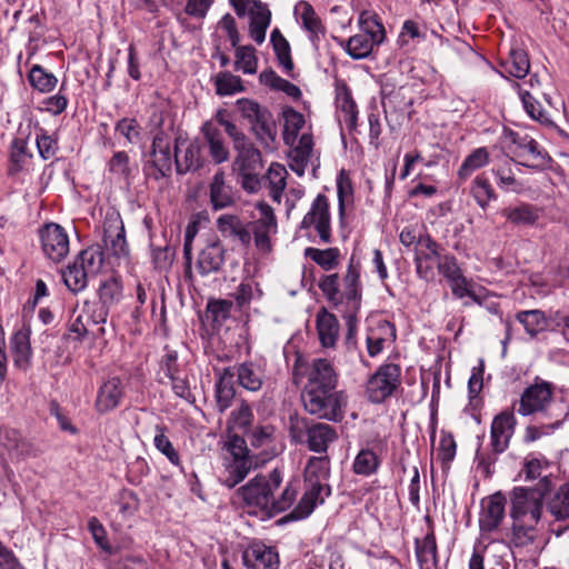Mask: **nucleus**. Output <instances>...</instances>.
<instances>
[{"label": "nucleus", "mask_w": 569, "mask_h": 569, "mask_svg": "<svg viewBox=\"0 0 569 569\" xmlns=\"http://www.w3.org/2000/svg\"><path fill=\"white\" fill-rule=\"evenodd\" d=\"M470 192L478 203L479 207L482 209H486L490 201L497 199V193L495 192L492 186L490 184L489 180L485 178L482 174L477 176L472 183Z\"/></svg>", "instance_id": "56"}, {"label": "nucleus", "mask_w": 569, "mask_h": 569, "mask_svg": "<svg viewBox=\"0 0 569 569\" xmlns=\"http://www.w3.org/2000/svg\"><path fill=\"white\" fill-rule=\"evenodd\" d=\"M551 398L552 390L548 382L531 385L521 395L518 412L521 416H529L542 411L550 403Z\"/></svg>", "instance_id": "17"}, {"label": "nucleus", "mask_w": 569, "mask_h": 569, "mask_svg": "<svg viewBox=\"0 0 569 569\" xmlns=\"http://www.w3.org/2000/svg\"><path fill=\"white\" fill-rule=\"evenodd\" d=\"M103 264V252L100 247L91 246L82 251L61 270L62 281L72 293L83 291L88 279L96 276Z\"/></svg>", "instance_id": "7"}, {"label": "nucleus", "mask_w": 569, "mask_h": 569, "mask_svg": "<svg viewBox=\"0 0 569 569\" xmlns=\"http://www.w3.org/2000/svg\"><path fill=\"white\" fill-rule=\"evenodd\" d=\"M174 162L178 173H186L201 166V147L197 141L176 139Z\"/></svg>", "instance_id": "22"}, {"label": "nucleus", "mask_w": 569, "mask_h": 569, "mask_svg": "<svg viewBox=\"0 0 569 569\" xmlns=\"http://www.w3.org/2000/svg\"><path fill=\"white\" fill-rule=\"evenodd\" d=\"M270 41L272 43L279 64L284 69L287 73H290L293 70V61L291 58L289 42L277 28L272 30Z\"/></svg>", "instance_id": "52"}, {"label": "nucleus", "mask_w": 569, "mask_h": 569, "mask_svg": "<svg viewBox=\"0 0 569 569\" xmlns=\"http://www.w3.org/2000/svg\"><path fill=\"white\" fill-rule=\"evenodd\" d=\"M252 466L246 440L237 435L228 436L221 449L220 482L230 489L236 487L248 476Z\"/></svg>", "instance_id": "4"}, {"label": "nucleus", "mask_w": 569, "mask_h": 569, "mask_svg": "<svg viewBox=\"0 0 569 569\" xmlns=\"http://www.w3.org/2000/svg\"><path fill=\"white\" fill-rule=\"evenodd\" d=\"M282 480V470L274 468L268 473L254 476L237 490V495L254 512L276 516L292 507L299 492V481L291 479L284 482L281 492L276 496V491L281 489Z\"/></svg>", "instance_id": "1"}, {"label": "nucleus", "mask_w": 569, "mask_h": 569, "mask_svg": "<svg viewBox=\"0 0 569 569\" xmlns=\"http://www.w3.org/2000/svg\"><path fill=\"white\" fill-rule=\"evenodd\" d=\"M292 375L296 385L303 382L301 390L337 388L338 386V373L333 365L322 358H316L311 361H305L300 357L297 358Z\"/></svg>", "instance_id": "8"}, {"label": "nucleus", "mask_w": 569, "mask_h": 569, "mask_svg": "<svg viewBox=\"0 0 569 569\" xmlns=\"http://www.w3.org/2000/svg\"><path fill=\"white\" fill-rule=\"evenodd\" d=\"M516 319L523 326L526 332L531 337H536L548 327L545 312L538 309L520 311L516 315Z\"/></svg>", "instance_id": "48"}, {"label": "nucleus", "mask_w": 569, "mask_h": 569, "mask_svg": "<svg viewBox=\"0 0 569 569\" xmlns=\"http://www.w3.org/2000/svg\"><path fill=\"white\" fill-rule=\"evenodd\" d=\"M360 272V262L352 256L341 283L338 273L322 276L318 283L330 307L346 320L348 341L355 337L357 316L361 309L362 283Z\"/></svg>", "instance_id": "2"}, {"label": "nucleus", "mask_w": 569, "mask_h": 569, "mask_svg": "<svg viewBox=\"0 0 569 569\" xmlns=\"http://www.w3.org/2000/svg\"><path fill=\"white\" fill-rule=\"evenodd\" d=\"M437 269L439 273L447 280L451 292L456 298L461 299L466 297L469 281L465 277L463 271L455 256L449 253L443 254V258L439 260V266Z\"/></svg>", "instance_id": "20"}, {"label": "nucleus", "mask_w": 569, "mask_h": 569, "mask_svg": "<svg viewBox=\"0 0 569 569\" xmlns=\"http://www.w3.org/2000/svg\"><path fill=\"white\" fill-rule=\"evenodd\" d=\"M237 108L241 116L250 123L256 139L267 149H274L277 126L271 112L258 102L242 98L237 101Z\"/></svg>", "instance_id": "9"}, {"label": "nucleus", "mask_w": 569, "mask_h": 569, "mask_svg": "<svg viewBox=\"0 0 569 569\" xmlns=\"http://www.w3.org/2000/svg\"><path fill=\"white\" fill-rule=\"evenodd\" d=\"M340 44L345 48L346 52L356 60L369 57L373 48L379 46V43L370 39V36L361 33L350 37Z\"/></svg>", "instance_id": "44"}, {"label": "nucleus", "mask_w": 569, "mask_h": 569, "mask_svg": "<svg viewBox=\"0 0 569 569\" xmlns=\"http://www.w3.org/2000/svg\"><path fill=\"white\" fill-rule=\"evenodd\" d=\"M242 560L248 569H278L280 563L278 552L260 542L248 546Z\"/></svg>", "instance_id": "21"}, {"label": "nucleus", "mask_w": 569, "mask_h": 569, "mask_svg": "<svg viewBox=\"0 0 569 569\" xmlns=\"http://www.w3.org/2000/svg\"><path fill=\"white\" fill-rule=\"evenodd\" d=\"M313 150V140L312 137L308 133H305L300 137L298 144L291 150V169L302 176L308 162L312 157Z\"/></svg>", "instance_id": "42"}, {"label": "nucleus", "mask_w": 569, "mask_h": 569, "mask_svg": "<svg viewBox=\"0 0 569 569\" xmlns=\"http://www.w3.org/2000/svg\"><path fill=\"white\" fill-rule=\"evenodd\" d=\"M379 466L377 453L370 448H363L355 457L352 471L358 476L369 477L377 472Z\"/></svg>", "instance_id": "51"}, {"label": "nucleus", "mask_w": 569, "mask_h": 569, "mask_svg": "<svg viewBox=\"0 0 569 569\" xmlns=\"http://www.w3.org/2000/svg\"><path fill=\"white\" fill-rule=\"evenodd\" d=\"M11 350L14 365L19 368L27 369L32 356L29 329L22 328L12 336Z\"/></svg>", "instance_id": "40"}, {"label": "nucleus", "mask_w": 569, "mask_h": 569, "mask_svg": "<svg viewBox=\"0 0 569 569\" xmlns=\"http://www.w3.org/2000/svg\"><path fill=\"white\" fill-rule=\"evenodd\" d=\"M234 69L244 74H254L258 70V58L252 46L237 47L234 52Z\"/></svg>", "instance_id": "54"}, {"label": "nucleus", "mask_w": 569, "mask_h": 569, "mask_svg": "<svg viewBox=\"0 0 569 569\" xmlns=\"http://www.w3.org/2000/svg\"><path fill=\"white\" fill-rule=\"evenodd\" d=\"M548 509L556 520L569 523V482L558 488L548 501Z\"/></svg>", "instance_id": "47"}, {"label": "nucleus", "mask_w": 569, "mask_h": 569, "mask_svg": "<svg viewBox=\"0 0 569 569\" xmlns=\"http://www.w3.org/2000/svg\"><path fill=\"white\" fill-rule=\"evenodd\" d=\"M516 425L517 420L511 411H502L493 418L490 428V445L493 452L502 453L508 449Z\"/></svg>", "instance_id": "16"}, {"label": "nucleus", "mask_w": 569, "mask_h": 569, "mask_svg": "<svg viewBox=\"0 0 569 569\" xmlns=\"http://www.w3.org/2000/svg\"><path fill=\"white\" fill-rule=\"evenodd\" d=\"M501 216L515 226H535L542 216V209L528 202H518L501 210Z\"/></svg>", "instance_id": "28"}, {"label": "nucleus", "mask_w": 569, "mask_h": 569, "mask_svg": "<svg viewBox=\"0 0 569 569\" xmlns=\"http://www.w3.org/2000/svg\"><path fill=\"white\" fill-rule=\"evenodd\" d=\"M401 368L395 363L381 365L366 382V395L373 403L390 398L401 382Z\"/></svg>", "instance_id": "12"}, {"label": "nucleus", "mask_w": 569, "mask_h": 569, "mask_svg": "<svg viewBox=\"0 0 569 569\" xmlns=\"http://www.w3.org/2000/svg\"><path fill=\"white\" fill-rule=\"evenodd\" d=\"M295 13L299 16L301 24L309 33V39L313 47L318 48L320 40L326 34V27L313 7L308 1H299L295 7Z\"/></svg>", "instance_id": "25"}, {"label": "nucleus", "mask_w": 569, "mask_h": 569, "mask_svg": "<svg viewBox=\"0 0 569 569\" xmlns=\"http://www.w3.org/2000/svg\"><path fill=\"white\" fill-rule=\"evenodd\" d=\"M337 429L326 422H311L305 445L310 451L326 453L329 446L338 440Z\"/></svg>", "instance_id": "24"}, {"label": "nucleus", "mask_w": 569, "mask_h": 569, "mask_svg": "<svg viewBox=\"0 0 569 569\" xmlns=\"http://www.w3.org/2000/svg\"><path fill=\"white\" fill-rule=\"evenodd\" d=\"M288 172L282 164L271 163L269 167L266 178L268 180L269 194L273 201L280 202L283 190L287 186Z\"/></svg>", "instance_id": "49"}, {"label": "nucleus", "mask_w": 569, "mask_h": 569, "mask_svg": "<svg viewBox=\"0 0 569 569\" xmlns=\"http://www.w3.org/2000/svg\"><path fill=\"white\" fill-rule=\"evenodd\" d=\"M224 247L219 240L209 242L198 256L199 272L204 276L219 271L224 262Z\"/></svg>", "instance_id": "32"}, {"label": "nucleus", "mask_w": 569, "mask_h": 569, "mask_svg": "<svg viewBox=\"0 0 569 569\" xmlns=\"http://www.w3.org/2000/svg\"><path fill=\"white\" fill-rule=\"evenodd\" d=\"M104 246L116 257H127L129 249L124 226L119 216H109L103 222Z\"/></svg>", "instance_id": "19"}, {"label": "nucleus", "mask_w": 569, "mask_h": 569, "mask_svg": "<svg viewBox=\"0 0 569 569\" xmlns=\"http://www.w3.org/2000/svg\"><path fill=\"white\" fill-rule=\"evenodd\" d=\"M123 396V388L121 380L118 377H112L106 380L99 388L96 398V409L99 413H106L116 409Z\"/></svg>", "instance_id": "27"}, {"label": "nucleus", "mask_w": 569, "mask_h": 569, "mask_svg": "<svg viewBox=\"0 0 569 569\" xmlns=\"http://www.w3.org/2000/svg\"><path fill=\"white\" fill-rule=\"evenodd\" d=\"M249 439L253 448L261 449L271 457L277 456L282 450L276 428L271 425L254 427Z\"/></svg>", "instance_id": "31"}, {"label": "nucleus", "mask_w": 569, "mask_h": 569, "mask_svg": "<svg viewBox=\"0 0 569 569\" xmlns=\"http://www.w3.org/2000/svg\"><path fill=\"white\" fill-rule=\"evenodd\" d=\"M307 483L308 488L306 492L292 510L291 515L295 519H303L308 517L313 511L318 500L320 499V502L323 501V499L320 498L321 492L325 490L327 491V495L330 492V488L322 481H307Z\"/></svg>", "instance_id": "33"}, {"label": "nucleus", "mask_w": 569, "mask_h": 569, "mask_svg": "<svg viewBox=\"0 0 569 569\" xmlns=\"http://www.w3.org/2000/svg\"><path fill=\"white\" fill-rule=\"evenodd\" d=\"M305 256L326 271L335 269L339 264L340 250L338 248L318 249L308 247Z\"/></svg>", "instance_id": "50"}, {"label": "nucleus", "mask_w": 569, "mask_h": 569, "mask_svg": "<svg viewBox=\"0 0 569 569\" xmlns=\"http://www.w3.org/2000/svg\"><path fill=\"white\" fill-rule=\"evenodd\" d=\"M506 497L496 492L481 501L479 527L482 532H492L499 528L505 518Z\"/></svg>", "instance_id": "18"}, {"label": "nucleus", "mask_w": 569, "mask_h": 569, "mask_svg": "<svg viewBox=\"0 0 569 569\" xmlns=\"http://www.w3.org/2000/svg\"><path fill=\"white\" fill-rule=\"evenodd\" d=\"M98 295L99 302L96 303L106 308L108 317L109 308L118 303L122 297V284L118 279L109 278L100 283Z\"/></svg>", "instance_id": "46"}, {"label": "nucleus", "mask_w": 569, "mask_h": 569, "mask_svg": "<svg viewBox=\"0 0 569 569\" xmlns=\"http://www.w3.org/2000/svg\"><path fill=\"white\" fill-rule=\"evenodd\" d=\"M506 70L516 78H523L529 72L530 63L526 51L522 49L511 50L505 62Z\"/></svg>", "instance_id": "61"}, {"label": "nucleus", "mask_w": 569, "mask_h": 569, "mask_svg": "<svg viewBox=\"0 0 569 569\" xmlns=\"http://www.w3.org/2000/svg\"><path fill=\"white\" fill-rule=\"evenodd\" d=\"M163 113L158 110L153 111L148 122L149 131L152 134V143L144 171L148 178L157 181L169 177L172 171L170 136L163 129Z\"/></svg>", "instance_id": "3"}, {"label": "nucleus", "mask_w": 569, "mask_h": 569, "mask_svg": "<svg viewBox=\"0 0 569 569\" xmlns=\"http://www.w3.org/2000/svg\"><path fill=\"white\" fill-rule=\"evenodd\" d=\"M41 248L47 258L60 262L69 253V237L58 223H47L39 230Z\"/></svg>", "instance_id": "15"}, {"label": "nucleus", "mask_w": 569, "mask_h": 569, "mask_svg": "<svg viewBox=\"0 0 569 569\" xmlns=\"http://www.w3.org/2000/svg\"><path fill=\"white\" fill-rule=\"evenodd\" d=\"M518 88L519 97L528 116L540 123H551L548 113L542 109L537 99L521 86L518 84Z\"/></svg>", "instance_id": "59"}, {"label": "nucleus", "mask_w": 569, "mask_h": 569, "mask_svg": "<svg viewBox=\"0 0 569 569\" xmlns=\"http://www.w3.org/2000/svg\"><path fill=\"white\" fill-rule=\"evenodd\" d=\"M552 486L551 479L543 477L532 487H515L510 493L511 520L540 522L545 497Z\"/></svg>", "instance_id": "5"}, {"label": "nucleus", "mask_w": 569, "mask_h": 569, "mask_svg": "<svg viewBox=\"0 0 569 569\" xmlns=\"http://www.w3.org/2000/svg\"><path fill=\"white\" fill-rule=\"evenodd\" d=\"M28 80L31 87L43 93L52 91L58 83L57 77L53 73L46 71L39 64L32 66L28 74Z\"/></svg>", "instance_id": "55"}, {"label": "nucleus", "mask_w": 569, "mask_h": 569, "mask_svg": "<svg viewBox=\"0 0 569 569\" xmlns=\"http://www.w3.org/2000/svg\"><path fill=\"white\" fill-rule=\"evenodd\" d=\"M166 428L161 425L156 426V435L153 439L154 447L164 455L168 460L178 466L180 465V457L177 450L173 448L169 438L164 435Z\"/></svg>", "instance_id": "63"}, {"label": "nucleus", "mask_w": 569, "mask_h": 569, "mask_svg": "<svg viewBox=\"0 0 569 569\" xmlns=\"http://www.w3.org/2000/svg\"><path fill=\"white\" fill-rule=\"evenodd\" d=\"M416 557L421 569H431L437 565V542L431 528L422 540L416 539Z\"/></svg>", "instance_id": "41"}, {"label": "nucleus", "mask_w": 569, "mask_h": 569, "mask_svg": "<svg viewBox=\"0 0 569 569\" xmlns=\"http://www.w3.org/2000/svg\"><path fill=\"white\" fill-rule=\"evenodd\" d=\"M283 140L287 144H290L296 140L306 121L303 114L292 108H288L283 111Z\"/></svg>", "instance_id": "60"}, {"label": "nucleus", "mask_w": 569, "mask_h": 569, "mask_svg": "<svg viewBox=\"0 0 569 569\" xmlns=\"http://www.w3.org/2000/svg\"><path fill=\"white\" fill-rule=\"evenodd\" d=\"M239 17L250 16V21L270 26L271 11L260 0H229Z\"/></svg>", "instance_id": "35"}, {"label": "nucleus", "mask_w": 569, "mask_h": 569, "mask_svg": "<svg viewBox=\"0 0 569 569\" xmlns=\"http://www.w3.org/2000/svg\"><path fill=\"white\" fill-rule=\"evenodd\" d=\"M303 409L318 419L340 422L345 418L348 396L337 388L301 390Z\"/></svg>", "instance_id": "6"}, {"label": "nucleus", "mask_w": 569, "mask_h": 569, "mask_svg": "<svg viewBox=\"0 0 569 569\" xmlns=\"http://www.w3.org/2000/svg\"><path fill=\"white\" fill-rule=\"evenodd\" d=\"M210 203L212 209L218 211L231 207L234 203L231 187L224 181V172L219 170L212 177L209 186Z\"/></svg>", "instance_id": "36"}, {"label": "nucleus", "mask_w": 569, "mask_h": 569, "mask_svg": "<svg viewBox=\"0 0 569 569\" xmlns=\"http://www.w3.org/2000/svg\"><path fill=\"white\" fill-rule=\"evenodd\" d=\"M543 545L540 522L511 520L509 547L515 555L531 557L538 555Z\"/></svg>", "instance_id": "11"}, {"label": "nucleus", "mask_w": 569, "mask_h": 569, "mask_svg": "<svg viewBox=\"0 0 569 569\" xmlns=\"http://www.w3.org/2000/svg\"><path fill=\"white\" fill-rule=\"evenodd\" d=\"M513 159L505 157L500 163L492 168V173L497 178L498 187L505 191H519L522 184L517 180L512 171Z\"/></svg>", "instance_id": "45"}, {"label": "nucleus", "mask_w": 569, "mask_h": 569, "mask_svg": "<svg viewBox=\"0 0 569 569\" xmlns=\"http://www.w3.org/2000/svg\"><path fill=\"white\" fill-rule=\"evenodd\" d=\"M359 27L361 34L370 36V39L377 43H382L385 40V28L382 23L377 19L376 14L363 11L359 16Z\"/></svg>", "instance_id": "58"}, {"label": "nucleus", "mask_w": 569, "mask_h": 569, "mask_svg": "<svg viewBox=\"0 0 569 569\" xmlns=\"http://www.w3.org/2000/svg\"><path fill=\"white\" fill-rule=\"evenodd\" d=\"M511 152L519 159V164L530 169L542 170L550 162V157L539 149L535 139L527 140V146H525L523 150H511Z\"/></svg>", "instance_id": "37"}, {"label": "nucleus", "mask_w": 569, "mask_h": 569, "mask_svg": "<svg viewBox=\"0 0 569 569\" xmlns=\"http://www.w3.org/2000/svg\"><path fill=\"white\" fill-rule=\"evenodd\" d=\"M330 475V459L328 456L310 457L305 468L306 481L325 482Z\"/></svg>", "instance_id": "53"}, {"label": "nucleus", "mask_w": 569, "mask_h": 569, "mask_svg": "<svg viewBox=\"0 0 569 569\" xmlns=\"http://www.w3.org/2000/svg\"><path fill=\"white\" fill-rule=\"evenodd\" d=\"M443 249L429 234L419 236L415 248L416 272L420 279L431 281L436 277L435 268L443 258Z\"/></svg>", "instance_id": "13"}, {"label": "nucleus", "mask_w": 569, "mask_h": 569, "mask_svg": "<svg viewBox=\"0 0 569 569\" xmlns=\"http://www.w3.org/2000/svg\"><path fill=\"white\" fill-rule=\"evenodd\" d=\"M313 228L323 243L331 241V219L328 198L319 193L312 201L309 211L305 214L300 229Z\"/></svg>", "instance_id": "14"}, {"label": "nucleus", "mask_w": 569, "mask_h": 569, "mask_svg": "<svg viewBox=\"0 0 569 569\" xmlns=\"http://www.w3.org/2000/svg\"><path fill=\"white\" fill-rule=\"evenodd\" d=\"M489 162V152L486 148L475 149L462 162L458 170V177L466 180L471 173Z\"/></svg>", "instance_id": "57"}, {"label": "nucleus", "mask_w": 569, "mask_h": 569, "mask_svg": "<svg viewBox=\"0 0 569 569\" xmlns=\"http://www.w3.org/2000/svg\"><path fill=\"white\" fill-rule=\"evenodd\" d=\"M107 311L96 302L86 301L80 310L74 309L70 318V331L79 338L91 337L98 339L106 332Z\"/></svg>", "instance_id": "10"}, {"label": "nucleus", "mask_w": 569, "mask_h": 569, "mask_svg": "<svg viewBox=\"0 0 569 569\" xmlns=\"http://www.w3.org/2000/svg\"><path fill=\"white\" fill-rule=\"evenodd\" d=\"M234 369L224 368L219 372V380L216 385V406L219 412H224L230 408L234 396Z\"/></svg>", "instance_id": "34"}, {"label": "nucleus", "mask_w": 569, "mask_h": 569, "mask_svg": "<svg viewBox=\"0 0 569 569\" xmlns=\"http://www.w3.org/2000/svg\"><path fill=\"white\" fill-rule=\"evenodd\" d=\"M217 229L224 238L238 241L243 247L251 243V230L249 223H244L236 214H221L217 219Z\"/></svg>", "instance_id": "23"}, {"label": "nucleus", "mask_w": 569, "mask_h": 569, "mask_svg": "<svg viewBox=\"0 0 569 569\" xmlns=\"http://www.w3.org/2000/svg\"><path fill=\"white\" fill-rule=\"evenodd\" d=\"M336 106L340 121H343L349 130L357 127L358 110L351 91L345 81L336 82Z\"/></svg>", "instance_id": "26"}, {"label": "nucleus", "mask_w": 569, "mask_h": 569, "mask_svg": "<svg viewBox=\"0 0 569 569\" xmlns=\"http://www.w3.org/2000/svg\"><path fill=\"white\" fill-rule=\"evenodd\" d=\"M233 149L237 152L232 161L233 172L257 171L262 168L261 153L250 140L240 143Z\"/></svg>", "instance_id": "29"}, {"label": "nucleus", "mask_w": 569, "mask_h": 569, "mask_svg": "<svg viewBox=\"0 0 569 569\" xmlns=\"http://www.w3.org/2000/svg\"><path fill=\"white\" fill-rule=\"evenodd\" d=\"M548 467L549 463L546 459L529 457L526 459L521 472L525 475V480L527 481H533L537 479L540 481L543 477H548L550 479L549 475L543 473Z\"/></svg>", "instance_id": "64"}, {"label": "nucleus", "mask_w": 569, "mask_h": 569, "mask_svg": "<svg viewBox=\"0 0 569 569\" xmlns=\"http://www.w3.org/2000/svg\"><path fill=\"white\" fill-rule=\"evenodd\" d=\"M216 90L219 96H231L243 91L240 77L230 72H220L216 78Z\"/></svg>", "instance_id": "62"}, {"label": "nucleus", "mask_w": 569, "mask_h": 569, "mask_svg": "<svg viewBox=\"0 0 569 569\" xmlns=\"http://www.w3.org/2000/svg\"><path fill=\"white\" fill-rule=\"evenodd\" d=\"M32 158L28 150V142L23 138H14L10 146L8 174L16 176L21 172Z\"/></svg>", "instance_id": "43"}, {"label": "nucleus", "mask_w": 569, "mask_h": 569, "mask_svg": "<svg viewBox=\"0 0 569 569\" xmlns=\"http://www.w3.org/2000/svg\"><path fill=\"white\" fill-rule=\"evenodd\" d=\"M202 133L209 147V153L216 163H222L229 159V150L224 143L222 132L211 122L202 126Z\"/></svg>", "instance_id": "38"}, {"label": "nucleus", "mask_w": 569, "mask_h": 569, "mask_svg": "<svg viewBox=\"0 0 569 569\" xmlns=\"http://www.w3.org/2000/svg\"><path fill=\"white\" fill-rule=\"evenodd\" d=\"M239 385L252 392L259 391L264 381V371L261 366L247 361L238 366L234 370Z\"/></svg>", "instance_id": "39"}, {"label": "nucleus", "mask_w": 569, "mask_h": 569, "mask_svg": "<svg viewBox=\"0 0 569 569\" xmlns=\"http://www.w3.org/2000/svg\"><path fill=\"white\" fill-rule=\"evenodd\" d=\"M316 327L320 345L323 348H335L340 332L337 317L322 308L317 313Z\"/></svg>", "instance_id": "30"}]
</instances>
